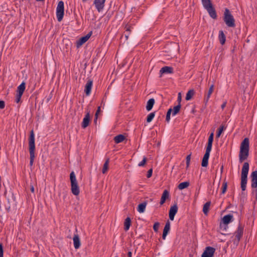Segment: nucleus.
Masks as SVG:
<instances>
[{"mask_svg": "<svg viewBox=\"0 0 257 257\" xmlns=\"http://www.w3.org/2000/svg\"><path fill=\"white\" fill-rule=\"evenodd\" d=\"M204 8L206 10L210 7L213 6L210 0H201Z\"/></svg>", "mask_w": 257, "mask_h": 257, "instance_id": "33", "label": "nucleus"}, {"mask_svg": "<svg viewBox=\"0 0 257 257\" xmlns=\"http://www.w3.org/2000/svg\"><path fill=\"white\" fill-rule=\"evenodd\" d=\"M212 148H206L205 153L203 157L201 166L203 167H206L208 166V159L210 156V153L211 151Z\"/></svg>", "mask_w": 257, "mask_h": 257, "instance_id": "8", "label": "nucleus"}, {"mask_svg": "<svg viewBox=\"0 0 257 257\" xmlns=\"http://www.w3.org/2000/svg\"><path fill=\"white\" fill-rule=\"evenodd\" d=\"M147 202H144L142 203H140L137 208V210L140 213H143L145 211V209L147 206Z\"/></svg>", "mask_w": 257, "mask_h": 257, "instance_id": "29", "label": "nucleus"}, {"mask_svg": "<svg viewBox=\"0 0 257 257\" xmlns=\"http://www.w3.org/2000/svg\"><path fill=\"white\" fill-rule=\"evenodd\" d=\"M190 185V183L189 181H185L182 183H180L178 185V188L180 190H183L185 188H187Z\"/></svg>", "mask_w": 257, "mask_h": 257, "instance_id": "35", "label": "nucleus"}, {"mask_svg": "<svg viewBox=\"0 0 257 257\" xmlns=\"http://www.w3.org/2000/svg\"><path fill=\"white\" fill-rule=\"evenodd\" d=\"M90 120V114L89 112H88L86 115H85V117L83 119V121L82 122L81 126L83 128H85L86 127H87L89 124Z\"/></svg>", "mask_w": 257, "mask_h": 257, "instance_id": "19", "label": "nucleus"}, {"mask_svg": "<svg viewBox=\"0 0 257 257\" xmlns=\"http://www.w3.org/2000/svg\"><path fill=\"white\" fill-rule=\"evenodd\" d=\"M194 94V90H193V89L189 90L186 94V98H185L186 100H190L192 98V97Z\"/></svg>", "mask_w": 257, "mask_h": 257, "instance_id": "38", "label": "nucleus"}, {"mask_svg": "<svg viewBox=\"0 0 257 257\" xmlns=\"http://www.w3.org/2000/svg\"><path fill=\"white\" fill-rule=\"evenodd\" d=\"M186 165L187 167H188L190 164V159H191V154H189L186 157Z\"/></svg>", "mask_w": 257, "mask_h": 257, "instance_id": "47", "label": "nucleus"}, {"mask_svg": "<svg viewBox=\"0 0 257 257\" xmlns=\"http://www.w3.org/2000/svg\"><path fill=\"white\" fill-rule=\"evenodd\" d=\"M106 100V95H105L102 98V99L101 102V105L103 107L105 105Z\"/></svg>", "mask_w": 257, "mask_h": 257, "instance_id": "49", "label": "nucleus"}, {"mask_svg": "<svg viewBox=\"0 0 257 257\" xmlns=\"http://www.w3.org/2000/svg\"><path fill=\"white\" fill-rule=\"evenodd\" d=\"M227 187V183L226 182L224 181L223 183V184H222V192H221L222 194L225 193V192L226 191Z\"/></svg>", "mask_w": 257, "mask_h": 257, "instance_id": "43", "label": "nucleus"}, {"mask_svg": "<svg viewBox=\"0 0 257 257\" xmlns=\"http://www.w3.org/2000/svg\"><path fill=\"white\" fill-rule=\"evenodd\" d=\"M218 39L221 45L224 44L226 41V37L222 30L219 32Z\"/></svg>", "mask_w": 257, "mask_h": 257, "instance_id": "28", "label": "nucleus"}, {"mask_svg": "<svg viewBox=\"0 0 257 257\" xmlns=\"http://www.w3.org/2000/svg\"><path fill=\"white\" fill-rule=\"evenodd\" d=\"M64 6L63 1L58 2L56 8V17L58 22H61L64 17Z\"/></svg>", "mask_w": 257, "mask_h": 257, "instance_id": "5", "label": "nucleus"}, {"mask_svg": "<svg viewBox=\"0 0 257 257\" xmlns=\"http://www.w3.org/2000/svg\"><path fill=\"white\" fill-rule=\"evenodd\" d=\"M249 155V151H244V150H240L239 153V161L242 163L246 160Z\"/></svg>", "mask_w": 257, "mask_h": 257, "instance_id": "13", "label": "nucleus"}, {"mask_svg": "<svg viewBox=\"0 0 257 257\" xmlns=\"http://www.w3.org/2000/svg\"><path fill=\"white\" fill-rule=\"evenodd\" d=\"M213 89H214V85L212 84L209 87V89L207 92V94L205 96L204 102H205V104H206L208 102V101L209 99V98L213 91Z\"/></svg>", "mask_w": 257, "mask_h": 257, "instance_id": "26", "label": "nucleus"}, {"mask_svg": "<svg viewBox=\"0 0 257 257\" xmlns=\"http://www.w3.org/2000/svg\"><path fill=\"white\" fill-rule=\"evenodd\" d=\"M233 220V216L232 215L229 214L223 216L222 219V222L224 224H228L230 222H232Z\"/></svg>", "mask_w": 257, "mask_h": 257, "instance_id": "23", "label": "nucleus"}, {"mask_svg": "<svg viewBox=\"0 0 257 257\" xmlns=\"http://www.w3.org/2000/svg\"><path fill=\"white\" fill-rule=\"evenodd\" d=\"M160 223L158 222H156L153 225V229L155 232H157L158 231Z\"/></svg>", "mask_w": 257, "mask_h": 257, "instance_id": "44", "label": "nucleus"}, {"mask_svg": "<svg viewBox=\"0 0 257 257\" xmlns=\"http://www.w3.org/2000/svg\"><path fill=\"white\" fill-rule=\"evenodd\" d=\"M5 103L3 100H0V108L3 109L5 108Z\"/></svg>", "mask_w": 257, "mask_h": 257, "instance_id": "52", "label": "nucleus"}, {"mask_svg": "<svg viewBox=\"0 0 257 257\" xmlns=\"http://www.w3.org/2000/svg\"><path fill=\"white\" fill-rule=\"evenodd\" d=\"M251 187L252 188L257 187V171H253L251 174Z\"/></svg>", "mask_w": 257, "mask_h": 257, "instance_id": "14", "label": "nucleus"}, {"mask_svg": "<svg viewBox=\"0 0 257 257\" xmlns=\"http://www.w3.org/2000/svg\"><path fill=\"white\" fill-rule=\"evenodd\" d=\"M223 21L228 27L234 28L235 26V20L228 9L225 10Z\"/></svg>", "mask_w": 257, "mask_h": 257, "instance_id": "4", "label": "nucleus"}, {"mask_svg": "<svg viewBox=\"0 0 257 257\" xmlns=\"http://www.w3.org/2000/svg\"><path fill=\"white\" fill-rule=\"evenodd\" d=\"M249 141L248 138H245L241 142L240 150H244V151H249Z\"/></svg>", "mask_w": 257, "mask_h": 257, "instance_id": "17", "label": "nucleus"}, {"mask_svg": "<svg viewBox=\"0 0 257 257\" xmlns=\"http://www.w3.org/2000/svg\"><path fill=\"white\" fill-rule=\"evenodd\" d=\"M22 96V94H18V93L17 94L16 99H15L16 102L19 103L20 101Z\"/></svg>", "mask_w": 257, "mask_h": 257, "instance_id": "46", "label": "nucleus"}, {"mask_svg": "<svg viewBox=\"0 0 257 257\" xmlns=\"http://www.w3.org/2000/svg\"><path fill=\"white\" fill-rule=\"evenodd\" d=\"M109 162V159H107L106 160L104 164H103V168L102 169V173L103 174H105L107 172V171L108 169Z\"/></svg>", "mask_w": 257, "mask_h": 257, "instance_id": "36", "label": "nucleus"}, {"mask_svg": "<svg viewBox=\"0 0 257 257\" xmlns=\"http://www.w3.org/2000/svg\"><path fill=\"white\" fill-rule=\"evenodd\" d=\"M177 213V204H174L170 209L169 216L171 220H173L175 214Z\"/></svg>", "mask_w": 257, "mask_h": 257, "instance_id": "21", "label": "nucleus"}, {"mask_svg": "<svg viewBox=\"0 0 257 257\" xmlns=\"http://www.w3.org/2000/svg\"><path fill=\"white\" fill-rule=\"evenodd\" d=\"M171 114H172L173 116H174L176 114H177V105L174 106L173 109L171 108H170L168 110L166 117V121L168 123L169 122L170 120Z\"/></svg>", "mask_w": 257, "mask_h": 257, "instance_id": "12", "label": "nucleus"}, {"mask_svg": "<svg viewBox=\"0 0 257 257\" xmlns=\"http://www.w3.org/2000/svg\"><path fill=\"white\" fill-rule=\"evenodd\" d=\"M155 101L154 98L150 99L147 103L146 109L147 111H150L153 108V107L155 104Z\"/></svg>", "mask_w": 257, "mask_h": 257, "instance_id": "27", "label": "nucleus"}, {"mask_svg": "<svg viewBox=\"0 0 257 257\" xmlns=\"http://www.w3.org/2000/svg\"><path fill=\"white\" fill-rule=\"evenodd\" d=\"M29 149L30 152V165L32 166L35 158V134L33 130H32L30 132V135L29 138Z\"/></svg>", "mask_w": 257, "mask_h": 257, "instance_id": "1", "label": "nucleus"}, {"mask_svg": "<svg viewBox=\"0 0 257 257\" xmlns=\"http://www.w3.org/2000/svg\"><path fill=\"white\" fill-rule=\"evenodd\" d=\"M146 161H147L146 158L145 157H144L143 160L139 163L138 166L139 167L144 166L145 165Z\"/></svg>", "mask_w": 257, "mask_h": 257, "instance_id": "45", "label": "nucleus"}, {"mask_svg": "<svg viewBox=\"0 0 257 257\" xmlns=\"http://www.w3.org/2000/svg\"><path fill=\"white\" fill-rule=\"evenodd\" d=\"M155 116V112H153L149 113L147 117V122L149 123L152 121Z\"/></svg>", "mask_w": 257, "mask_h": 257, "instance_id": "39", "label": "nucleus"}, {"mask_svg": "<svg viewBox=\"0 0 257 257\" xmlns=\"http://www.w3.org/2000/svg\"><path fill=\"white\" fill-rule=\"evenodd\" d=\"M100 107L99 106L97 108V110L95 113V120L96 121L97 120V115H98V113H99V112L100 111Z\"/></svg>", "mask_w": 257, "mask_h": 257, "instance_id": "53", "label": "nucleus"}, {"mask_svg": "<svg viewBox=\"0 0 257 257\" xmlns=\"http://www.w3.org/2000/svg\"><path fill=\"white\" fill-rule=\"evenodd\" d=\"M125 139V137L123 135L120 134L114 138V141L116 144L120 143L123 142Z\"/></svg>", "mask_w": 257, "mask_h": 257, "instance_id": "31", "label": "nucleus"}, {"mask_svg": "<svg viewBox=\"0 0 257 257\" xmlns=\"http://www.w3.org/2000/svg\"><path fill=\"white\" fill-rule=\"evenodd\" d=\"M249 167V164L247 162L244 163L241 174L240 187L242 191H245L246 189Z\"/></svg>", "mask_w": 257, "mask_h": 257, "instance_id": "2", "label": "nucleus"}, {"mask_svg": "<svg viewBox=\"0 0 257 257\" xmlns=\"http://www.w3.org/2000/svg\"><path fill=\"white\" fill-rule=\"evenodd\" d=\"M152 173H153V169H150V170H149L147 172V178H150L152 175Z\"/></svg>", "mask_w": 257, "mask_h": 257, "instance_id": "48", "label": "nucleus"}, {"mask_svg": "<svg viewBox=\"0 0 257 257\" xmlns=\"http://www.w3.org/2000/svg\"><path fill=\"white\" fill-rule=\"evenodd\" d=\"M3 246L2 243H0V257H3Z\"/></svg>", "mask_w": 257, "mask_h": 257, "instance_id": "50", "label": "nucleus"}, {"mask_svg": "<svg viewBox=\"0 0 257 257\" xmlns=\"http://www.w3.org/2000/svg\"><path fill=\"white\" fill-rule=\"evenodd\" d=\"M210 204H211L210 202L209 201V202H207L203 205V212L204 213V214L207 215L208 211H209V207L210 206Z\"/></svg>", "mask_w": 257, "mask_h": 257, "instance_id": "37", "label": "nucleus"}, {"mask_svg": "<svg viewBox=\"0 0 257 257\" xmlns=\"http://www.w3.org/2000/svg\"><path fill=\"white\" fill-rule=\"evenodd\" d=\"M224 129H225V127H224V125H221L220 126V127H219V128L218 129V130L217 131L216 136V137L217 138H219L220 137L221 134H222V133L223 132V131H224Z\"/></svg>", "mask_w": 257, "mask_h": 257, "instance_id": "40", "label": "nucleus"}, {"mask_svg": "<svg viewBox=\"0 0 257 257\" xmlns=\"http://www.w3.org/2000/svg\"><path fill=\"white\" fill-rule=\"evenodd\" d=\"M169 192L167 190H165L161 196V201L160 202V204L163 205L166 201V199L169 198Z\"/></svg>", "mask_w": 257, "mask_h": 257, "instance_id": "25", "label": "nucleus"}, {"mask_svg": "<svg viewBox=\"0 0 257 257\" xmlns=\"http://www.w3.org/2000/svg\"><path fill=\"white\" fill-rule=\"evenodd\" d=\"M173 72V68L170 66H164L162 67L160 70V77L163 74H171Z\"/></svg>", "mask_w": 257, "mask_h": 257, "instance_id": "18", "label": "nucleus"}, {"mask_svg": "<svg viewBox=\"0 0 257 257\" xmlns=\"http://www.w3.org/2000/svg\"><path fill=\"white\" fill-rule=\"evenodd\" d=\"M131 224V220L130 217H127L124 221V229L127 231L129 229Z\"/></svg>", "mask_w": 257, "mask_h": 257, "instance_id": "32", "label": "nucleus"}, {"mask_svg": "<svg viewBox=\"0 0 257 257\" xmlns=\"http://www.w3.org/2000/svg\"><path fill=\"white\" fill-rule=\"evenodd\" d=\"M212 148H206L205 153L203 157L201 166L203 167H206L208 166V159L210 156V153L211 151Z\"/></svg>", "mask_w": 257, "mask_h": 257, "instance_id": "7", "label": "nucleus"}, {"mask_svg": "<svg viewBox=\"0 0 257 257\" xmlns=\"http://www.w3.org/2000/svg\"><path fill=\"white\" fill-rule=\"evenodd\" d=\"M93 85V81L91 80H89L85 86L84 88V92L87 96H89L90 94L92 87Z\"/></svg>", "mask_w": 257, "mask_h": 257, "instance_id": "16", "label": "nucleus"}, {"mask_svg": "<svg viewBox=\"0 0 257 257\" xmlns=\"http://www.w3.org/2000/svg\"><path fill=\"white\" fill-rule=\"evenodd\" d=\"M73 244L75 249H78L80 247L81 243L79 235L77 234H74L73 238Z\"/></svg>", "mask_w": 257, "mask_h": 257, "instance_id": "22", "label": "nucleus"}, {"mask_svg": "<svg viewBox=\"0 0 257 257\" xmlns=\"http://www.w3.org/2000/svg\"><path fill=\"white\" fill-rule=\"evenodd\" d=\"M181 100V94L180 92L178 93V112L179 111L181 108V104L180 103Z\"/></svg>", "mask_w": 257, "mask_h": 257, "instance_id": "42", "label": "nucleus"}, {"mask_svg": "<svg viewBox=\"0 0 257 257\" xmlns=\"http://www.w3.org/2000/svg\"><path fill=\"white\" fill-rule=\"evenodd\" d=\"M106 0H94L93 4L98 12L102 11L104 7V4Z\"/></svg>", "mask_w": 257, "mask_h": 257, "instance_id": "11", "label": "nucleus"}, {"mask_svg": "<svg viewBox=\"0 0 257 257\" xmlns=\"http://www.w3.org/2000/svg\"><path fill=\"white\" fill-rule=\"evenodd\" d=\"M70 179L71 182V192L74 195H78L80 193V190L78 185L76 176L73 171L70 174Z\"/></svg>", "mask_w": 257, "mask_h": 257, "instance_id": "3", "label": "nucleus"}, {"mask_svg": "<svg viewBox=\"0 0 257 257\" xmlns=\"http://www.w3.org/2000/svg\"><path fill=\"white\" fill-rule=\"evenodd\" d=\"M227 225V224H224L221 222L219 225L220 229L223 232H225L228 228Z\"/></svg>", "mask_w": 257, "mask_h": 257, "instance_id": "41", "label": "nucleus"}, {"mask_svg": "<svg viewBox=\"0 0 257 257\" xmlns=\"http://www.w3.org/2000/svg\"><path fill=\"white\" fill-rule=\"evenodd\" d=\"M243 233V227L239 224L237 230L235 232V236L237 241H239Z\"/></svg>", "mask_w": 257, "mask_h": 257, "instance_id": "15", "label": "nucleus"}, {"mask_svg": "<svg viewBox=\"0 0 257 257\" xmlns=\"http://www.w3.org/2000/svg\"><path fill=\"white\" fill-rule=\"evenodd\" d=\"M215 249L211 246H207L201 255V257H213Z\"/></svg>", "mask_w": 257, "mask_h": 257, "instance_id": "9", "label": "nucleus"}, {"mask_svg": "<svg viewBox=\"0 0 257 257\" xmlns=\"http://www.w3.org/2000/svg\"><path fill=\"white\" fill-rule=\"evenodd\" d=\"M212 148H206L205 153L203 157L201 166L203 167H206L208 166V159L210 156V153L211 151Z\"/></svg>", "mask_w": 257, "mask_h": 257, "instance_id": "6", "label": "nucleus"}, {"mask_svg": "<svg viewBox=\"0 0 257 257\" xmlns=\"http://www.w3.org/2000/svg\"><path fill=\"white\" fill-rule=\"evenodd\" d=\"M206 10L210 17L213 19H216L217 18L216 12L213 6L210 7L208 9H207Z\"/></svg>", "mask_w": 257, "mask_h": 257, "instance_id": "24", "label": "nucleus"}, {"mask_svg": "<svg viewBox=\"0 0 257 257\" xmlns=\"http://www.w3.org/2000/svg\"><path fill=\"white\" fill-rule=\"evenodd\" d=\"M170 226L171 224L169 220H167V221L166 223L165 226L164 227V228L163 229V232L162 235V238L165 240L166 239V236L168 234L170 230Z\"/></svg>", "mask_w": 257, "mask_h": 257, "instance_id": "20", "label": "nucleus"}, {"mask_svg": "<svg viewBox=\"0 0 257 257\" xmlns=\"http://www.w3.org/2000/svg\"><path fill=\"white\" fill-rule=\"evenodd\" d=\"M92 35V32L88 33L86 36L82 37L76 41V47L79 48L84 43H85L90 37Z\"/></svg>", "mask_w": 257, "mask_h": 257, "instance_id": "10", "label": "nucleus"}, {"mask_svg": "<svg viewBox=\"0 0 257 257\" xmlns=\"http://www.w3.org/2000/svg\"><path fill=\"white\" fill-rule=\"evenodd\" d=\"M226 102L225 101L221 105V107L222 109H224V108L226 106Z\"/></svg>", "mask_w": 257, "mask_h": 257, "instance_id": "55", "label": "nucleus"}, {"mask_svg": "<svg viewBox=\"0 0 257 257\" xmlns=\"http://www.w3.org/2000/svg\"><path fill=\"white\" fill-rule=\"evenodd\" d=\"M31 192H34V187H33V186H31Z\"/></svg>", "mask_w": 257, "mask_h": 257, "instance_id": "57", "label": "nucleus"}, {"mask_svg": "<svg viewBox=\"0 0 257 257\" xmlns=\"http://www.w3.org/2000/svg\"><path fill=\"white\" fill-rule=\"evenodd\" d=\"M213 137H214V134H213V133H211L209 137L207 145L206 147L212 148V143L213 142Z\"/></svg>", "mask_w": 257, "mask_h": 257, "instance_id": "34", "label": "nucleus"}, {"mask_svg": "<svg viewBox=\"0 0 257 257\" xmlns=\"http://www.w3.org/2000/svg\"><path fill=\"white\" fill-rule=\"evenodd\" d=\"M130 33H131L130 32H125V33H124V37L125 38L126 40H127L128 39V37L130 35Z\"/></svg>", "mask_w": 257, "mask_h": 257, "instance_id": "54", "label": "nucleus"}, {"mask_svg": "<svg viewBox=\"0 0 257 257\" xmlns=\"http://www.w3.org/2000/svg\"><path fill=\"white\" fill-rule=\"evenodd\" d=\"M223 166L222 165V166L221 167V168H220V170H221V172L222 173V171H223Z\"/></svg>", "mask_w": 257, "mask_h": 257, "instance_id": "58", "label": "nucleus"}, {"mask_svg": "<svg viewBox=\"0 0 257 257\" xmlns=\"http://www.w3.org/2000/svg\"><path fill=\"white\" fill-rule=\"evenodd\" d=\"M25 88L26 84L24 82H23L17 88V93L23 95Z\"/></svg>", "mask_w": 257, "mask_h": 257, "instance_id": "30", "label": "nucleus"}, {"mask_svg": "<svg viewBox=\"0 0 257 257\" xmlns=\"http://www.w3.org/2000/svg\"><path fill=\"white\" fill-rule=\"evenodd\" d=\"M127 255L128 257H132V252L131 251H128L127 253Z\"/></svg>", "mask_w": 257, "mask_h": 257, "instance_id": "56", "label": "nucleus"}, {"mask_svg": "<svg viewBox=\"0 0 257 257\" xmlns=\"http://www.w3.org/2000/svg\"><path fill=\"white\" fill-rule=\"evenodd\" d=\"M131 26L128 25H126L125 27V31L126 32H130L131 33Z\"/></svg>", "mask_w": 257, "mask_h": 257, "instance_id": "51", "label": "nucleus"}]
</instances>
